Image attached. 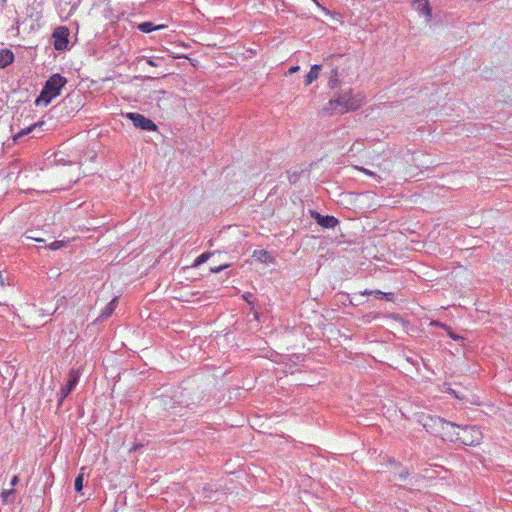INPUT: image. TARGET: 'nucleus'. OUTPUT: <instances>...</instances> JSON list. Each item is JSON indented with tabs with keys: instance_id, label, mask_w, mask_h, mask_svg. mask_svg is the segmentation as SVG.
Returning <instances> with one entry per match:
<instances>
[{
	"instance_id": "obj_11",
	"label": "nucleus",
	"mask_w": 512,
	"mask_h": 512,
	"mask_svg": "<svg viewBox=\"0 0 512 512\" xmlns=\"http://www.w3.org/2000/svg\"><path fill=\"white\" fill-rule=\"evenodd\" d=\"M116 302H117V298H114L113 300H111L105 307L104 309L102 310L100 316H99V320H104L106 318H108L109 316L112 315V313L114 312L115 308H116Z\"/></svg>"
},
{
	"instance_id": "obj_26",
	"label": "nucleus",
	"mask_w": 512,
	"mask_h": 512,
	"mask_svg": "<svg viewBox=\"0 0 512 512\" xmlns=\"http://www.w3.org/2000/svg\"><path fill=\"white\" fill-rule=\"evenodd\" d=\"M449 336H450L452 339H454V340H457V339H459V338H460L459 336H457V335L453 334L452 332H449Z\"/></svg>"
},
{
	"instance_id": "obj_15",
	"label": "nucleus",
	"mask_w": 512,
	"mask_h": 512,
	"mask_svg": "<svg viewBox=\"0 0 512 512\" xmlns=\"http://www.w3.org/2000/svg\"><path fill=\"white\" fill-rule=\"evenodd\" d=\"M84 470L85 468L82 467L80 469V473L78 474V476L76 477L75 479V482H74V488L77 492H81L82 489H83V482H84Z\"/></svg>"
},
{
	"instance_id": "obj_25",
	"label": "nucleus",
	"mask_w": 512,
	"mask_h": 512,
	"mask_svg": "<svg viewBox=\"0 0 512 512\" xmlns=\"http://www.w3.org/2000/svg\"><path fill=\"white\" fill-rule=\"evenodd\" d=\"M360 170H361L362 172H364L365 174H367V175H371V176L373 175V173H372L371 171H369V170H367V169H365V168H361Z\"/></svg>"
},
{
	"instance_id": "obj_19",
	"label": "nucleus",
	"mask_w": 512,
	"mask_h": 512,
	"mask_svg": "<svg viewBox=\"0 0 512 512\" xmlns=\"http://www.w3.org/2000/svg\"><path fill=\"white\" fill-rule=\"evenodd\" d=\"M297 179H298V174L296 172L289 175L290 183H296Z\"/></svg>"
},
{
	"instance_id": "obj_4",
	"label": "nucleus",
	"mask_w": 512,
	"mask_h": 512,
	"mask_svg": "<svg viewBox=\"0 0 512 512\" xmlns=\"http://www.w3.org/2000/svg\"><path fill=\"white\" fill-rule=\"evenodd\" d=\"M126 118L131 120L135 127L142 130L154 131L157 129V126L154 124V122L142 114L129 112L126 114Z\"/></svg>"
},
{
	"instance_id": "obj_9",
	"label": "nucleus",
	"mask_w": 512,
	"mask_h": 512,
	"mask_svg": "<svg viewBox=\"0 0 512 512\" xmlns=\"http://www.w3.org/2000/svg\"><path fill=\"white\" fill-rule=\"evenodd\" d=\"M14 61V54L9 49L0 50V68H6Z\"/></svg>"
},
{
	"instance_id": "obj_22",
	"label": "nucleus",
	"mask_w": 512,
	"mask_h": 512,
	"mask_svg": "<svg viewBox=\"0 0 512 512\" xmlns=\"http://www.w3.org/2000/svg\"><path fill=\"white\" fill-rule=\"evenodd\" d=\"M299 69H300L299 66H292V67H290L288 72H289V74H293V73H296Z\"/></svg>"
},
{
	"instance_id": "obj_7",
	"label": "nucleus",
	"mask_w": 512,
	"mask_h": 512,
	"mask_svg": "<svg viewBox=\"0 0 512 512\" xmlns=\"http://www.w3.org/2000/svg\"><path fill=\"white\" fill-rule=\"evenodd\" d=\"M79 382V374L77 372L72 371L69 374V379L65 386L61 388L59 405H61L64 399L71 393V391L76 387Z\"/></svg>"
},
{
	"instance_id": "obj_13",
	"label": "nucleus",
	"mask_w": 512,
	"mask_h": 512,
	"mask_svg": "<svg viewBox=\"0 0 512 512\" xmlns=\"http://www.w3.org/2000/svg\"><path fill=\"white\" fill-rule=\"evenodd\" d=\"M43 124V122H38V123H35L31 126H29L28 128H25V129H22L20 132H18L15 136H14V141H18L20 140L22 137L28 135L29 133H31L36 127L38 126H41Z\"/></svg>"
},
{
	"instance_id": "obj_3",
	"label": "nucleus",
	"mask_w": 512,
	"mask_h": 512,
	"mask_svg": "<svg viewBox=\"0 0 512 512\" xmlns=\"http://www.w3.org/2000/svg\"><path fill=\"white\" fill-rule=\"evenodd\" d=\"M67 84V79L59 73L53 74L45 82L40 95L36 98L37 106H48L53 99L61 94L62 88Z\"/></svg>"
},
{
	"instance_id": "obj_10",
	"label": "nucleus",
	"mask_w": 512,
	"mask_h": 512,
	"mask_svg": "<svg viewBox=\"0 0 512 512\" xmlns=\"http://www.w3.org/2000/svg\"><path fill=\"white\" fill-rule=\"evenodd\" d=\"M320 71V65H313L305 77V85H310L313 81H315L319 77Z\"/></svg>"
},
{
	"instance_id": "obj_30",
	"label": "nucleus",
	"mask_w": 512,
	"mask_h": 512,
	"mask_svg": "<svg viewBox=\"0 0 512 512\" xmlns=\"http://www.w3.org/2000/svg\"><path fill=\"white\" fill-rule=\"evenodd\" d=\"M323 11L326 13V14H329V12L326 10V8H322Z\"/></svg>"
},
{
	"instance_id": "obj_14",
	"label": "nucleus",
	"mask_w": 512,
	"mask_h": 512,
	"mask_svg": "<svg viewBox=\"0 0 512 512\" xmlns=\"http://www.w3.org/2000/svg\"><path fill=\"white\" fill-rule=\"evenodd\" d=\"M362 294L363 295H371V294H373L378 299L386 298L387 300H392V297H393L392 293H384V292H382L380 290H374V291L365 290Z\"/></svg>"
},
{
	"instance_id": "obj_18",
	"label": "nucleus",
	"mask_w": 512,
	"mask_h": 512,
	"mask_svg": "<svg viewBox=\"0 0 512 512\" xmlns=\"http://www.w3.org/2000/svg\"><path fill=\"white\" fill-rule=\"evenodd\" d=\"M229 266H230L229 264H224V265H220V266H217V267H211L210 268V272L211 273H219L222 270L228 268Z\"/></svg>"
},
{
	"instance_id": "obj_16",
	"label": "nucleus",
	"mask_w": 512,
	"mask_h": 512,
	"mask_svg": "<svg viewBox=\"0 0 512 512\" xmlns=\"http://www.w3.org/2000/svg\"><path fill=\"white\" fill-rule=\"evenodd\" d=\"M14 492L15 491L13 488L4 490L1 494L3 503L7 504V503L13 502L14 501Z\"/></svg>"
},
{
	"instance_id": "obj_5",
	"label": "nucleus",
	"mask_w": 512,
	"mask_h": 512,
	"mask_svg": "<svg viewBox=\"0 0 512 512\" xmlns=\"http://www.w3.org/2000/svg\"><path fill=\"white\" fill-rule=\"evenodd\" d=\"M68 28L61 26L54 30L52 37L54 39V48L58 51H63L68 47L69 40Z\"/></svg>"
},
{
	"instance_id": "obj_1",
	"label": "nucleus",
	"mask_w": 512,
	"mask_h": 512,
	"mask_svg": "<svg viewBox=\"0 0 512 512\" xmlns=\"http://www.w3.org/2000/svg\"><path fill=\"white\" fill-rule=\"evenodd\" d=\"M423 426L427 430L432 427H440L443 435L450 441L468 446L479 443L482 438V433L476 426H460L440 417H428Z\"/></svg>"
},
{
	"instance_id": "obj_29",
	"label": "nucleus",
	"mask_w": 512,
	"mask_h": 512,
	"mask_svg": "<svg viewBox=\"0 0 512 512\" xmlns=\"http://www.w3.org/2000/svg\"><path fill=\"white\" fill-rule=\"evenodd\" d=\"M204 499H205V500H207V501H209V500H212V497H211V496H209V495H204Z\"/></svg>"
},
{
	"instance_id": "obj_20",
	"label": "nucleus",
	"mask_w": 512,
	"mask_h": 512,
	"mask_svg": "<svg viewBox=\"0 0 512 512\" xmlns=\"http://www.w3.org/2000/svg\"><path fill=\"white\" fill-rule=\"evenodd\" d=\"M60 246H61V245H60V242L55 241V242H54V243H52L49 247H50V249H52V250H56V249H58Z\"/></svg>"
},
{
	"instance_id": "obj_12",
	"label": "nucleus",
	"mask_w": 512,
	"mask_h": 512,
	"mask_svg": "<svg viewBox=\"0 0 512 512\" xmlns=\"http://www.w3.org/2000/svg\"><path fill=\"white\" fill-rule=\"evenodd\" d=\"M165 25H154L152 22H143L138 25V29L143 33H150L155 30H161Z\"/></svg>"
},
{
	"instance_id": "obj_27",
	"label": "nucleus",
	"mask_w": 512,
	"mask_h": 512,
	"mask_svg": "<svg viewBox=\"0 0 512 512\" xmlns=\"http://www.w3.org/2000/svg\"><path fill=\"white\" fill-rule=\"evenodd\" d=\"M27 238H28V239H33V240L38 241V242L43 241V240H42V239H40V238H35V237H32V236H27Z\"/></svg>"
},
{
	"instance_id": "obj_23",
	"label": "nucleus",
	"mask_w": 512,
	"mask_h": 512,
	"mask_svg": "<svg viewBox=\"0 0 512 512\" xmlns=\"http://www.w3.org/2000/svg\"><path fill=\"white\" fill-rule=\"evenodd\" d=\"M337 81H338V80H337L336 78H335V79H330V81H329V86H330L331 88L335 87V86H336V84H337Z\"/></svg>"
},
{
	"instance_id": "obj_6",
	"label": "nucleus",
	"mask_w": 512,
	"mask_h": 512,
	"mask_svg": "<svg viewBox=\"0 0 512 512\" xmlns=\"http://www.w3.org/2000/svg\"><path fill=\"white\" fill-rule=\"evenodd\" d=\"M311 217L323 228L332 229L339 224V220L331 215H322L317 211H310Z\"/></svg>"
},
{
	"instance_id": "obj_24",
	"label": "nucleus",
	"mask_w": 512,
	"mask_h": 512,
	"mask_svg": "<svg viewBox=\"0 0 512 512\" xmlns=\"http://www.w3.org/2000/svg\"><path fill=\"white\" fill-rule=\"evenodd\" d=\"M147 64H149L150 66H157V64L152 60V59H147L146 60Z\"/></svg>"
},
{
	"instance_id": "obj_8",
	"label": "nucleus",
	"mask_w": 512,
	"mask_h": 512,
	"mask_svg": "<svg viewBox=\"0 0 512 512\" xmlns=\"http://www.w3.org/2000/svg\"><path fill=\"white\" fill-rule=\"evenodd\" d=\"M414 9L425 17L426 23H429L432 18V9L429 0H413Z\"/></svg>"
},
{
	"instance_id": "obj_17",
	"label": "nucleus",
	"mask_w": 512,
	"mask_h": 512,
	"mask_svg": "<svg viewBox=\"0 0 512 512\" xmlns=\"http://www.w3.org/2000/svg\"><path fill=\"white\" fill-rule=\"evenodd\" d=\"M212 254H213V253H211V252H205V253L201 254L200 256H198V257L195 259V261H194V263H193V266H194V267H198V266H200L201 264L205 263V262L210 258V256H211Z\"/></svg>"
},
{
	"instance_id": "obj_28",
	"label": "nucleus",
	"mask_w": 512,
	"mask_h": 512,
	"mask_svg": "<svg viewBox=\"0 0 512 512\" xmlns=\"http://www.w3.org/2000/svg\"><path fill=\"white\" fill-rule=\"evenodd\" d=\"M432 324H433V325H435V326L445 327V325L439 324V323H438V322H436V321H435V322H432Z\"/></svg>"
},
{
	"instance_id": "obj_2",
	"label": "nucleus",
	"mask_w": 512,
	"mask_h": 512,
	"mask_svg": "<svg viewBox=\"0 0 512 512\" xmlns=\"http://www.w3.org/2000/svg\"><path fill=\"white\" fill-rule=\"evenodd\" d=\"M363 99L364 97L359 93L355 94L351 90L345 91L331 99L324 110L331 114L353 111L361 106Z\"/></svg>"
},
{
	"instance_id": "obj_21",
	"label": "nucleus",
	"mask_w": 512,
	"mask_h": 512,
	"mask_svg": "<svg viewBox=\"0 0 512 512\" xmlns=\"http://www.w3.org/2000/svg\"><path fill=\"white\" fill-rule=\"evenodd\" d=\"M18 481H19L18 476H14V477L11 479L10 485H11L12 487H14L15 485H17Z\"/></svg>"
}]
</instances>
